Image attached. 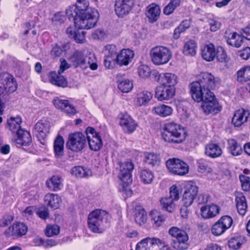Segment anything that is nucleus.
<instances>
[{"label":"nucleus","mask_w":250,"mask_h":250,"mask_svg":"<svg viewBox=\"0 0 250 250\" xmlns=\"http://www.w3.org/2000/svg\"><path fill=\"white\" fill-rule=\"evenodd\" d=\"M237 79L240 82L250 80V66H246L241 69L237 72Z\"/></svg>","instance_id":"nucleus-49"},{"label":"nucleus","mask_w":250,"mask_h":250,"mask_svg":"<svg viewBox=\"0 0 250 250\" xmlns=\"http://www.w3.org/2000/svg\"><path fill=\"white\" fill-rule=\"evenodd\" d=\"M118 87L123 93H128L133 88V83L128 79H125L122 81L118 80Z\"/></svg>","instance_id":"nucleus-48"},{"label":"nucleus","mask_w":250,"mask_h":250,"mask_svg":"<svg viewBox=\"0 0 250 250\" xmlns=\"http://www.w3.org/2000/svg\"><path fill=\"white\" fill-rule=\"evenodd\" d=\"M62 177L58 175L52 176L50 180L46 181L47 187L51 190L58 191L61 189Z\"/></svg>","instance_id":"nucleus-44"},{"label":"nucleus","mask_w":250,"mask_h":250,"mask_svg":"<svg viewBox=\"0 0 250 250\" xmlns=\"http://www.w3.org/2000/svg\"><path fill=\"white\" fill-rule=\"evenodd\" d=\"M85 32L84 31H77L76 34L74 37V39L77 43H82L84 42L85 40Z\"/></svg>","instance_id":"nucleus-59"},{"label":"nucleus","mask_w":250,"mask_h":250,"mask_svg":"<svg viewBox=\"0 0 250 250\" xmlns=\"http://www.w3.org/2000/svg\"><path fill=\"white\" fill-rule=\"evenodd\" d=\"M150 216L153 224L156 227L160 226L166 219V216L157 210H152Z\"/></svg>","instance_id":"nucleus-43"},{"label":"nucleus","mask_w":250,"mask_h":250,"mask_svg":"<svg viewBox=\"0 0 250 250\" xmlns=\"http://www.w3.org/2000/svg\"><path fill=\"white\" fill-rule=\"evenodd\" d=\"M183 206L181 208L180 212L181 216L184 218H187L189 213V210L188 207L190 205H188L185 204V202H182Z\"/></svg>","instance_id":"nucleus-63"},{"label":"nucleus","mask_w":250,"mask_h":250,"mask_svg":"<svg viewBox=\"0 0 250 250\" xmlns=\"http://www.w3.org/2000/svg\"><path fill=\"white\" fill-rule=\"evenodd\" d=\"M69 60L75 68L80 67L85 69L89 67L92 70H96L98 68L97 64L94 62V55L89 54L88 56H85L82 51L76 50L70 57Z\"/></svg>","instance_id":"nucleus-4"},{"label":"nucleus","mask_w":250,"mask_h":250,"mask_svg":"<svg viewBox=\"0 0 250 250\" xmlns=\"http://www.w3.org/2000/svg\"><path fill=\"white\" fill-rule=\"evenodd\" d=\"M250 114L248 110L239 109L235 111L232 119V123L235 126L239 127L247 121Z\"/></svg>","instance_id":"nucleus-23"},{"label":"nucleus","mask_w":250,"mask_h":250,"mask_svg":"<svg viewBox=\"0 0 250 250\" xmlns=\"http://www.w3.org/2000/svg\"><path fill=\"white\" fill-rule=\"evenodd\" d=\"M233 220L228 215L222 216L212 227L211 232L215 236H219L224 233L232 225Z\"/></svg>","instance_id":"nucleus-12"},{"label":"nucleus","mask_w":250,"mask_h":250,"mask_svg":"<svg viewBox=\"0 0 250 250\" xmlns=\"http://www.w3.org/2000/svg\"><path fill=\"white\" fill-rule=\"evenodd\" d=\"M35 129L38 132L37 137L43 140L49 132L50 126L48 124L40 121L35 125Z\"/></svg>","instance_id":"nucleus-34"},{"label":"nucleus","mask_w":250,"mask_h":250,"mask_svg":"<svg viewBox=\"0 0 250 250\" xmlns=\"http://www.w3.org/2000/svg\"><path fill=\"white\" fill-rule=\"evenodd\" d=\"M160 201L162 208L169 212H173L175 208V201L173 199H172L169 197H166L162 198Z\"/></svg>","instance_id":"nucleus-46"},{"label":"nucleus","mask_w":250,"mask_h":250,"mask_svg":"<svg viewBox=\"0 0 250 250\" xmlns=\"http://www.w3.org/2000/svg\"><path fill=\"white\" fill-rule=\"evenodd\" d=\"M219 207L214 204L204 206L201 208V215L206 219L215 217L219 213Z\"/></svg>","instance_id":"nucleus-27"},{"label":"nucleus","mask_w":250,"mask_h":250,"mask_svg":"<svg viewBox=\"0 0 250 250\" xmlns=\"http://www.w3.org/2000/svg\"><path fill=\"white\" fill-rule=\"evenodd\" d=\"M0 83L2 84L3 90L7 93H13L15 92L18 87L16 81L14 77L8 72H2L0 73ZM1 87V86H0Z\"/></svg>","instance_id":"nucleus-14"},{"label":"nucleus","mask_w":250,"mask_h":250,"mask_svg":"<svg viewBox=\"0 0 250 250\" xmlns=\"http://www.w3.org/2000/svg\"><path fill=\"white\" fill-rule=\"evenodd\" d=\"M229 152L233 156H238L242 154L243 150L241 146L233 139L228 140Z\"/></svg>","instance_id":"nucleus-42"},{"label":"nucleus","mask_w":250,"mask_h":250,"mask_svg":"<svg viewBox=\"0 0 250 250\" xmlns=\"http://www.w3.org/2000/svg\"><path fill=\"white\" fill-rule=\"evenodd\" d=\"M138 73L140 77L147 78L150 75L151 69L147 65L143 64L138 68Z\"/></svg>","instance_id":"nucleus-55"},{"label":"nucleus","mask_w":250,"mask_h":250,"mask_svg":"<svg viewBox=\"0 0 250 250\" xmlns=\"http://www.w3.org/2000/svg\"><path fill=\"white\" fill-rule=\"evenodd\" d=\"M219 81V79L218 78H215L210 73L202 72L199 76V83L205 88H208L210 90L215 87Z\"/></svg>","instance_id":"nucleus-20"},{"label":"nucleus","mask_w":250,"mask_h":250,"mask_svg":"<svg viewBox=\"0 0 250 250\" xmlns=\"http://www.w3.org/2000/svg\"><path fill=\"white\" fill-rule=\"evenodd\" d=\"M117 48L113 44H108L104 47V53L105 57H108L116 59L117 56Z\"/></svg>","instance_id":"nucleus-50"},{"label":"nucleus","mask_w":250,"mask_h":250,"mask_svg":"<svg viewBox=\"0 0 250 250\" xmlns=\"http://www.w3.org/2000/svg\"><path fill=\"white\" fill-rule=\"evenodd\" d=\"M153 94L148 91H143L137 94L136 104L139 106L146 105L152 98Z\"/></svg>","instance_id":"nucleus-33"},{"label":"nucleus","mask_w":250,"mask_h":250,"mask_svg":"<svg viewBox=\"0 0 250 250\" xmlns=\"http://www.w3.org/2000/svg\"><path fill=\"white\" fill-rule=\"evenodd\" d=\"M196 44L193 40L187 42L183 47V52L186 56H193L196 54Z\"/></svg>","instance_id":"nucleus-45"},{"label":"nucleus","mask_w":250,"mask_h":250,"mask_svg":"<svg viewBox=\"0 0 250 250\" xmlns=\"http://www.w3.org/2000/svg\"><path fill=\"white\" fill-rule=\"evenodd\" d=\"M87 146L86 136L80 132L70 133L66 142V148L75 153L82 152Z\"/></svg>","instance_id":"nucleus-6"},{"label":"nucleus","mask_w":250,"mask_h":250,"mask_svg":"<svg viewBox=\"0 0 250 250\" xmlns=\"http://www.w3.org/2000/svg\"><path fill=\"white\" fill-rule=\"evenodd\" d=\"M182 193V189L176 185H173L169 188V197L174 201H177Z\"/></svg>","instance_id":"nucleus-52"},{"label":"nucleus","mask_w":250,"mask_h":250,"mask_svg":"<svg viewBox=\"0 0 250 250\" xmlns=\"http://www.w3.org/2000/svg\"><path fill=\"white\" fill-rule=\"evenodd\" d=\"M166 166L168 171L174 175L183 176L189 171L188 165L177 158L169 159L166 162Z\"/></svg>","instance_id":"nucleus-8"},{"label":"nucleus","mask_w":250,"mask_h":250,"mask_svg":"<svg viewBox=\"0 0 250 250\" xmlns=\"http://www.w3.org/2000/svg\"><path fill=\"white\" fill-rule=\"evenodd\" d=\"M239 179L241 183L242 188L245 191L250 190V178L249 177L241 175L239 176Z\"/></svg>","instance_id":"nucleus-57"},{"label":"nucleus","mask_w":250,"mask_h":250,"mask_svg":"<svg viewBox=\"0 0 250 250\" xmlns=\"http://www.w3.org/2000/svg\"><path fill=\"white\" fill-rule=\"evenodd\" d=\"M134 57L133 51L129 49H122L116 57V63L121 65H127Z\"/></svg>","instance_id":"nucleus-24"},{"label":"nucleus","mask_w":250,"mask_h":250,"mask_svg":"<svg viewBox=\"0 0 250 250\" xmlns=\"http://www.w3.org/2000/svg\"><path fill=\"white\" fill-rule=\"evenodd\" d=\"M105 34L102 30H97L91 34L92 39L96 40H102L104 38Z\"/></svg>","instance_id":"nucleus-62"},{"label":"nucleus","mask_w":250,"mask_h":250,"mask_svg":"<svg viewBox=\"0 0 250 250\" xmlns=\"http://www.w3.org/2000/svg\"><path fill=\"white\" fill-rule=\"evenodd\" d=\"M44 201L49 207L56 209L60 206L61 199L57 194L48 193L45 196Z\"/></svg>","instance_id":"nucleus-35"},{"label":"nucleus","mask_w":250,"mask_h":250,"mask_svg":"<svg viewBox=\"0 0 250 250\" xmlns=\"http://www.w3.org/2000/svg\"><path fill=\"white\" fill-rule=\"evenodd\" d=\"M162 244V241L158 238L146 237L137 244L136 250H154L155 247Z\"/></svg>","instance_id":"nucleus-19"},{"label":"nucleus","mask_w":250,"mask_h":250,"mask_svg":"<svg viewBox=\"0 0 250 250\" xmlns=\"http://www.w3.org/2000/svg\"><path fill=\"white\" fill-rule=\"evenodd\" d=\"M154 74L156 77H158L159 81L161 84L175 87V85L177 83V77L173 73H166L160 74L158 72H156L153 74V75Z\"/></svg>","instance_id":"nucleus-22"},{"label":"nucleus","mask_w":250,"mask_h":250,"mask_svg":"<svg viewBox=\"0 0 250 250\" xmlns=\"http://www.w3.org/2000/svg\"><path fill=\"white\" fill-rule=\"evenodd\" d=\"M197 167L198 168V171L200 172L210 173L212 171V168L209 167L208 162L207 161L203 159H201L198 161Z\"/></svg>","instance_id":"nucleus-51"},{"label":"nucleus","mask_w":250,"mask_h":250,"mask_svg":"<svg viewBox=\"0 0 250 250\" xmlns=\"http://www.w3.org/2000/svg\"><path fill=\"white\" fill-rule=\"evenodd\" d=\"M160 8L157 5L151 4L147 7L146 16L150 22H154L159 18L160 14Z\"/></svg>","instance_id":"nucleus-36"},{"label":"nucleus","mask_w":250,"mask_h":250,"mask_svg":"<svg viewBox=\"0 0 250 250\" xmlns=\"http://www.w3.org/2000/svg\"><path fill=\"white\" fill-rule=\"evenodd\" d=\"M28 227L24 223H14L12 226L9 227L5 231L4 234L6 237L13 236L20 237L26 234Z\"/></svg>","instance_id":"nucleus-17"},{"label":"nucleus","mask_w":250,"mask_h":250,"mask_svg":"<svg viewBox=\"0 0 250 250\" xmlns=\"http://www.w3.org/2000/svg\"><path fill=\"white\" fill-rule=\"evenodd\" d=\"M152 111L155 113L162 117H165L170 115L172 113V108L168 105L165 104H160L153 107Z\"/></svg>","instance_id":"nucleus-39"},{"label":"nucleus","mask_w":250,"mask_h":250,"mask_svg":"<svg viewBox=\"0 0 250 250\" xmlns=\"http://www.w3.org/2000/svg\"><path fill=\"white\" fill-rule=\"evenodd\" d=\"M144 162L146 165L151 167L159 166L161 163V158L159 155L154 153H147L145 154Z\"/></svg>","instance_id":"nucleus-37"},{"label":"nucleus","mask_w":250,"mask_h":250,"mask_svg":"<svg viewBox=\"0 0 250 250\" xmlns=\"http://www.w3.org/2000/svg\"><path fill=\"white\" fill-rule=\"evenodd\" d=\"M137 126V124L135 123V121L132 119L129 123H127L126 125L123 126V128L124 131L127 133H132L135 129Z\"/></svg>","instance_id":"nucleus-58"},{"label":"nucleus","mask_w":250,"mask_h":250,"mask_svg":"<svg viewBox=\"0 0 250 250\" xmlns=\"http://www.w3.org/2000/svg\"><path fill=\"white\" fill-rule=\"evenodd\" d=\"M215 49L214 45L212 43L204 46L201 49V55L203 59L208 62L213 61L215 57Z\"/></svg>","instance_id":"nucleus-28"},{"label":"nucleus","mask_w":250,"mask_h":250,"mask_svg":"<svg viewBox=\"0 0 250 250\" xmlns=\"http://www.w3.org/2000/svg\"><path fill=\"white\" fill-rule=\"evenodd\" d=\"M175 87L168 86L162 84L156 88L155 97L159 101L168 100L175 95Z\"/></svg>","instance_id":"nucleus-16"},{"label":"nucleus","mask_w":250,"mask_h":250,"mask_svg":"<svg viewBox=\"0 0 250 250\" xmlns=\"http://www.w3.org/2000/svg\"><path fill=\"white\" fill-rule=\"evenodd\" d=\"M52 103L56 108L60 109L68 115H74L77 113L75 107L68 100L56 97L53 99Z\"/></svg>","instance_id":"nucleus-18"},{"label":"nucleus","mask_w":250,"mask_h":250,"mask_svg":"<svg viewBox=\"0 0 250 250\" xmlns=\"http://www.w3.org/2000/svg\"><path fill=\"white\" fill-rule=\"evenodd\" d=\"M60 61L61 64L58 72L59 74H62L65 70L68 69L70 67V65L67 63L65 59H61Z\"/></svg>","instance_id":"nucleus-64"},{"label":"nucleus","mask_w":250,"mask_h":250,"mask_svg":"<svg viewBox=\"0 0 250 250\" xmlns=\"http://www.w3.org/2000/svg\"><path fill=\"white\" fill-rule=\"evenodd\" d=\"M242 244V239L241 237H235L231 238L228 241L229 247L233 250L239 249Z\"/></svg>","instance_id":"nucleus-53"},{"label":"nucleus","mask_w":250,"mask_h":250,"mask_svg":"<svg viewBox=\"0 0 250 250\" xmlns=\"http://www.w3.org/2000/svg\"><path fill=\"white\" fill-rule=\"evenodd\" d=\"M133 5V0H116L115 13L118 17H123L129 13Z\"/></svg>","instance_id":"nucleus-21"},{"label":"nucleus","mask_w":250,"mask_h":250,"mask_svg":"<svg viewBox=\"0 0 250 250\" xmlns=\"http://www.w3.org/2000/svg\"><path fill=\"white\" fill-rule=\"evenodd\" d=\"M66 14L76 27L89 29L95 26L99 18V13L94 8L89 7L88 0H77L75 5L66 10Z\"/></svg>","instance_id":"nucleus-1"},{"label":"nucleus","mask_w":250,"mask_h":250,"mask_svg":"<svg viewBox=\"0 0 250 250\" xmlns=\"http://www.w3.org/2000/svg\"><path fill=\"white\" fill-rule=\"evenodd\" d=\"M64 140L62 137L58 135L54 142V150L55 155L60 157L63 155Z\"/></svg>","instance_id":"nucleus-40"},{"label":"nucleus","mask_w":250,"mask_h":250,"mask_svg":"<svg viewBox=\"0 0 250 250\" xmlns=\"http://www.w3.org/2000/svg\"><path fill=\"white\" fill-rule=\"evenodd\" d=\"M207 97L201 102H203L202 108L206 114H216L221 110V107L215 97L213 93H206Z\"/></svg>","instance_id":"nucleus-9"},{"label":"nucleus","mask_w":250,"mask_h":250,"mask_svg":"<svg viewBox=\"0 0 250 250\" xmlns=\"http://www.w3.org/2000/svg\"><path fill=\"white\" fill-rule=\"evenodd\" d=\"M134 218L136 224L140 226L145 224L147 221V213L141 206L136 207L134 211Z\"/></svg>","instance_id":"nucleus-30"},{"label":"nucleus","mask_w":250,"mask_h":250,"mask_svg":"<svg viewBox=\"0 0 250 250\" xmlns=\"http://www.w3.org/2000/svg\"><path fill=\"white\" fill-rule=\"evenodd\" d=\"M227 42L229 45L239 48L243 42V38L237 33L233 32L230 34V36L228 37Z\"/></svg>","instance_id":"nucleus-41"},{"label":"nucleus","mask_w":250,"mask_h":250,"mask_svg":"<svg viewBox=\"0 0 250 250\" xmlns=\"http://www.w3.org/2000/svg\"><path fill=\"white\" fill-rule=\"evenodd\" d=\"M222 150L219 145L215 143H210L207 145L205 148V154L207 156L215 158L221 155Z\"/></svg>","instance_id":"nucleus-29"},{"label":"nucleus","mask_w":250,"mask_h":250,"mask_svg":"<svg viewBox=\"0 0 250 250\" xmlns=\"http://www.w3.org/2000/svg\"><path fill=\"white\" fill-rule=\"evenodd\" d=\"M60 227L56 225L47 226L45 232V235L48 237H51L59 234Z\"/></svg>","instance_id":"nucleus-56"},{"label":"nucleus","mask_w":250,"mask_h":250,"mask_svg":"<svg viewBox=\"0 0 250 250\" xmlns=\"http://www.w3.org/2000/svg\"><path fill=\"white\" fill-rule=\"evenodd\" d=\"M140 178L144 184H149L151 183L154 178L152 172L149 169H143L139 173Z\"/></svg>","instance_id":"nucleus-47"},{"label":"nucleus","mask_w":250,"mask_h":250,"mask_svg":"<svg viewBox=\"0 0 250 250\" xmlns=\"http://www.w3.org/2000/svg\"><path fill=\"white\" fill-rule=\"evenodd\" d=\"M190 93L192 99L196 102H200L207 97L206 93H212L208 88L203 86L199 81H195L190 84Z\"/></svg>","instance_id":"nucleus-13"},{"label":"nucleus","mask_w":250,"mask_h":250,"mask_svg":"<svg viewBox=\"0 0 250 250\" xmlns=\"http://www.w3.org/2000/svg\"><path fill=\"white\" fill-rule=\"evenodd\" d=\"M71 174L77 178H87L91 176V171L83 167L77 166L71 169Z\"/></svg>","instance_id":"nucleus-38"},{"label":"nucleus","mask_w":250,"mask_h":250,"mask_svg":"<svg viewBox=\"0 0 250 250\" xmlns=\"http://www.w3.org/2000/svg\"><path fill=\"white\" fill-rule=\"evenodd\" d=\"M14 141L17 144L22 146H29L32 142V138L29 132L26 130H20L16 134Z\"/></svg>","instance_id":"nucleus-25"},{"label":"nucleus","mask_w":250,"mask_h":250,"mask_svg":"<svg viewBox=\"0 0 250 250\" xmlns=\"http://www.w3.org/2000/svg\"><path fill=\"white\" fill-rule=\"evenodd\" d=\"M149 55L153 63L157 65L167 63L171 58V53L169 49L162 45L152 48Z\"/></svg>","instance_id":"nucleus-5"},{"label":"nucleus","mask_w":250,"mask_h":250,"mask_svg":"<svg viewBox=\"0 0 250 250\" xmlns=\"http://www.w3.org/2000/svg\"><path fill=\"white\" fill-rule=\"evenodd\" d=\"M13 220L12 216L9 215H5L0 220V227H5L10 224Z\"/></svg>","instance_id":"nucleus-60"},{"label":"nucleus","mask_w":250,"mask_h":250,"mask_svg":"<svg viewBox=\"0 0 250 250\" xmlns=\"http://www.w3.org/2000/svg\"><path fill=\"white\" fill-rule=\"evenodd\" d=\"M86 141L87 140L91 150L96 151L101 149L103 146L102 139L95 129L88 127L85 130Z\"/></svg>","instance_id":"nucleus-11"},{"label":"nucleus","mask_w":250,"mask_h":250,"mask_svg":"<svg viewBox=\"0 0 250 250\" xmlns=\"http://www.w3.org/2000/svg\"><path fill=\"white\" fill-rule=\"evenodd\" d=\"M235 201L238 213L242 216L245 215L248 208V205L245 196L242 193H236L235 194Z\"/></svg>","instance_id":"nucleus-26"},{"label":"nucleus","mask_w":250,"mask_h":250,"mask_svg":"<svg viewBox=\"0 0 250 250\" xmlns=\"http://www.w3.org/2000/svg\"><path fill=\"white\" fill-rule=\"evenodd\" d=\"M119 178L125 184L129 185L132 181V172L134 165L132 161H127L119 163Z\"/></svg>","instance_id":"nucleus-10"},{"label":"nucleus","mask_w":250,"mask_h":250,"mask_svg":"<svg viewBox=\"0 0 250 250\" xmlns=\"http://www.w3.org/2000/svg\"><path fill=\"white\" fill-rule=\"evenodd\" d=\"M21 119L20 116L10 117L7 120V127L11 131L12 134H16L20 130L22 129L21 125Z\"/></svg>","instance_id":"nucleus-31"},{"label":"nucleus","mask_w":250,"mask_h":250,"mask_svg":"<svg viewBox=\"0 0 250 250\" xmlns=\"http://www.w3.org/2000/svg\"><path fill=\"white\" fill-rule=\"evenodd\" d=\"M110 218V215L106 211L101 209H95L88 214V228L94 233H102L105 224L107 223Z\"/></svg>","instance_id":"nucleus-3"},{"label":"nucleus","mask_w":250,"mask_h":250,"mask_svg":"<svg viewBox=\"0 0 250 250\" xmlns=\"http://www.w3.org/2000/svg\"><path fill=\"white\" fill-rule=\"evenodd\" d=\"M56 72H51L50 73V82L53 84L56 85L59 87H65L67 85V82L66 79Z\"/></svg>","instance_id":"nucleus-32"},{"label":"nucleus","mask_w":250,"mask_h":250,"mask_svg":"<svg viewBox=\"0 0 250 250\" xmlns=\"http://www.w3.org/2000/svg\"><path fill=\"white\" fill-rule=\"evenodd\" d=\"M215 57L217 61L220 62H224L227 61V54L222 47H217L215 49Z\"/></svg>","instance_id":"nucleus-54"},{"label":"nucleus","mask_w":250,"mask_h":250,"mask_svg":"<svg viewBox=\"0 0 250 250\" xmlns=\"http://www.w3.org/2000/svg\"><path fill=\"white\" fill-rule=\"evenodd\" d=\"M198 192V188L192 181L188 182L185 186L182 202L188 205H191L196 198Z\"/></svg>","instance_id":"nucleus-15"},{"label":"nucleus","mask_w":250,"mask_h":250,"mask_svg":"<svg viewBox=\"0 0 250 250\" xmlns=\"http://www.w3.org/2000/svg\"><path fill=\"white\" fill-rule=\"evenodd\" d=\"M163 129L162 136L166 142L180 144L185 140V129L179 124L168 122L164 125Z\"/></svg>","instance_id":"nucleus-2"},{"label":"nucleus","mask_w":250,"mask_h":250,"mask_svg":"<svg viewBox=\"0 0 250 250\" xmlns=\"http://www.w3.org/2000/svg\"><path fill=\"white\" fill-rule=\"evenodd\" d=\"M169 234L176 238L174 240L173 247L178 250H184L188 248V236L184 230L177 227H173L169 229Z\"/></svg>","instance_id":"nucleus-7"},{"label":"nucleus","mask_w":250,"mask_h":250,"mask_svg":"<svg viewBox=\"0 0 250 250\" xmlns=\"http://www.w3.org/2000/svg\"><path fill=\"white\" fill-rule=\"evenodd\" d=\"M208 23L210 25V30L212 32L217 31L220 27L221 24L217 21L213 19H209L208 20Z\"/></svg>","instance_id":"nucleus-61"}]
</instances>
